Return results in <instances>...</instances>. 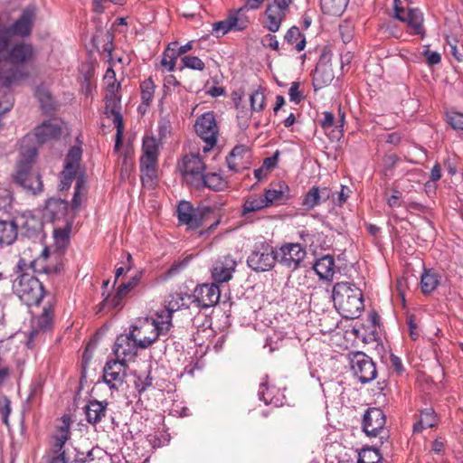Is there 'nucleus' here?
<instances>
[{"label":"nucleus","mask_w":463,"mask_h":463,"mask_svg":"<svg viewBox=\"0 0 463 463\" xmlns=\"http://www.w3.org/2000/svg\"><path fill=\"white\" fill-rule=\"evenodd\" d=\"M54 301H48L41 315L33 320V326L39 330L45 332L52 326L54 316Z\"/></svg>","instance_id":"obj_33"},{"label":"nucleus","mask_w":463,"mask_h":463,"mask_svg":"<svg viewBox=\"0 0 463 463\" xmlns=\"http://www.w3.org/2000/svg\"><path fill=\"white\" fill-rule=\"evenodd\" d=\"M122 305L123 302L116 292L113 294L109 293L100 303V309L118 308L121 307Z\"/></svg>","instance_id":"obj_54"},{"label":"nucleus","mask_w":463,"mask_h":463,"mask_svg":"<svg viewBox=\"0 0 463 463\" xmlns=\"http://www.w3.org/2000/svg\"><path fill=\"white\" fill-rule=\"evenodd\" d=\"M19 79L20 77L17 70L12 68L8 71H5L3 68H0V82L5 89H8L10 86L17 82Z\"/></svg>","instance_id":"obj_51"},{"label":"nucleus","mask_w":463,"mask_h":463,"mask_svg":"<svg viewBox=\"0 0 463 463\" xmlns=\"http://www.w3.org/2000/svg\"><path fill=\"white\" fill-rule=\"evenodd\" d=\"M159 142L154 136H145L142 140V154L139 158V167L142 183L152 182L156 179V169L160 154Z\"/></svg>","instance_id":"obj_7"},{"label":"nucleus","mask_w":463,"mask_h":463,"mask_svg":"<svg viewBox=\"0 0 463 463\" xmlns=\"http://www.w3.org/2000/svg\"><path fill=\"white\" fill-rule=\"evenodd\" d=\"M250 109L253 111L260 112L265 108V95L260 87L254 90L250 96Z\"/></svg>","instance_id":"obj_52"},{"label":"nucleus","mask_w":463,"mask_h":463,"mask_svg":"<svg viewBox=\"0 0 463 463\" xmlns=\"http://www.w3.org/2000/svg\"><path fill=\"white\" fill-rule=\"evenodd\" d=\"M276 253L277 261L291 271L300 268L307 255L305 246L298 242L284 243L278 250L276 249Z\"/></svg>","instance_id":"obj_13"},{"label":"nucleus","mask_w":463,"mask_h":463,"mask_svg":"<svg viewBox=\"0 0 463 463\" xmlns=\"http://www.w3.org/2000/svg\"><path fill=\"white\" fill-rule=\"evenodd\" d=\"M13 194L11 191L5 187H0V209H5L11 205Z\"/></svg>","instance_id":"obj_63"},{"label":"nucleus","mask_w":463,"mask_h":463,"mask_svg":"<svg viewBox=\"0 0 463 463\" xmlns=\"http://www.w3.org/2000/svg\"><path fill=\"white\" fill-rule=\"evenodd\" d=\"M36 154V148H30L23 152L16 164V170L12 175L15 184L33 195H37L43 190L41 175L32 171Z\"/></svg>","instance_id":"obj_4"},{"label":"nucleus","mask_w":463,"mask_h":463,"mask_svg":"<svg viewBox=\"0 0 463 463\" xmlns=\"http://www.w3.org/2000/svg\"><path fill=\"white\" fill-rule=\"evenodd\" d=\"M70 417L67 415L62 416L61 424L58 427V433L53 437L52 452L55 456L50 459L49 463H53L56 459H61V462L67 463L63 447L70 437Z\"/></svg>","instance_id":"obj_18"},{"label":"nucleus","mask_w":463,"mask_h":463,"mask_svg":"<svg viewBox=\"0 0 463 463\" xmlns=\"http://www.w3.org/2000/svg\"><path fill=\"white\" fill-rule=\"evenodd\" d=\"M336 118L335 115L330 111L323 112V118L320 120V126L324 130L332 129L336 134L335 130Z\"/></svg>","instance_id":"obj_59"},{"label":"nucleus","mask_w":463,"mask_h":463,"mask_svg":"<svg viewBox=\"0 0 463 463\" xmlns=\"http://www.w3.org/2000/svg\"><path fill=\"white\" fill-rule=\"evenodd\" d=\"M61 135V128L49 120L43 122L34 129V136L38 143L43 144Z\"/></svg>","instance_id":"obj_28"},{"label":"nucleus","mask_w":463,"mask_h":463,"mask_svg":"<svg viewBox=\"0 0 463 463\" xmlns=\"http://www.w3.org/2000/svg\"><path fill=\"white\" fill-rule=\"evenodd\" d=\"M348 3L349 0H320L323 13L334 16L342 15Z\"/></svg>","instance_id":"obj_41"},{"label":"nucleus","mask_w":463,"mask_h":463,"mask_svg":"<svg viewBox=\"0 0 463 463\" xmlns=\"http://www.w3.org/2000/svg\"><path fill=\"white\" fill-rule=\"evenodd\" d=\"M176 213L179 222L187 225L190 229H198L203 223L202 214L194 209L189 202H180Z\"/></svg>","instance_id":"obj_21"},{"label":"nucleus","mask_w":463,"mask_h":463,"mask_svg":"<svg viewBox=\"0 0 463 463\" xmlns=\"http://www.w3.org/2000/svg\"><path fill=\"white\" fill-rule=\"evenodd\" d=\"M127 362L119 359L108 360L103 367V382L110 390H118L127 377Z\"/></svg>","instance_id":"obj_14"},{"label":"nucleus","mask_w":463,"mask_h":463,"mask_svg":"<svg viewBox=\"0 0 463 463\" xmlns=\"http://www.w3.org/2000/svg\"><path fill=\"white\" fill-rule=\"evenodd\" d=\"M170 330L167 325L157 317L139 319L130 327V331L136 337L140 349L151 346L161 335H165Z\"/></svg>","instance_id":"obj_6"},{"label":"nucleus","mask_w":463,"mask_h":463,"mask_svg":"<svg viewBox=\"0 0 463 463\" xmlns=\"http://www.w3.org/2000/svg\"><path fill=\"white\" fill-rule=\"evenodd\" d=\"M382 459V455L379 450L374 448L363 449L358 456V463H379Z\"/></svg>","instance_id":"obj_47"},{"label":"nucleus","mask_w":463,"mask_h":463,"mask_svg":"<svg viewBox=\"0 0 463 463\" xmlns=\"http://www.w3.org/2000/svg\"><path fill=\"white\" fill-rule=\"evenodd\" d=\"M106 43L102 46V52L107 53L108 61L110 62L112 61V52L114 50L113 39L114 36L111 33H106Z\"/></svg>","instance_id":"obj_64"},{"label":"nucleus","mask_w":463,"mask_h":463,"mask_svg":"<svg viewBox=\"0 0 463 463\" xmlns=\"http://www.w3.org/2000/svg\"><path fill=\"white\" fill-rule=\"evenodd\" d=\"M172 131L171 122L167 118H161L158 121L157 134L158 141L162 143L163 140L166 139Z\"/></svg>","instance_id":"obj_58"},{"label":"nucleus","mask_w":463,"mask_h":463,"mask_svg":"<svg viewBox=\"0 0 463 463\" xmlns=\"http://www.w3.org/2000/svg\"><path fill=\"white\" fill-rule=\"evenodd\" d=\"M276 262V248L266 241L256 242L247 258L248 267L255 272L269 271L274 268Z\"/></svg>","instance_id":"obj_8"},{"label":"nucleus","mask_w":463,"mask_h":463,"mask_svg":"<svg viewBox=\"0 0 463 463\" xmlns=\"http://www.w3.org/2000/svg\"><path fill=\"white\" fill-rule=\"evenodd\" d=\"M236 267V261L230 256L224 257L222 261H218L213 269L212 277L214 283L229 281Z\"/></svg>","instance_id":"obj_24"},{"label":"nucleus","mask_w":463,"mask_h":463,"mask_svg":"<svg viewBox=\"0 0 463 463\" xmlns=\"http://www.w3.org/2000/svg\"><path fill=\"white\" fill-rule=\"evenodd\" d=\"M351 371L354 377L362 383L373 381L377 376L376 364L373 359L364 352H351L348 354Z\"/></svg>","instance_id":"obj_9"},{"label":"nucleus","mask_w":463,"mask_h":463,"mask_svg":"<svg viewBox=\"0 0 463 463\" xmlns=\"http://www.w3.org/2000/svg\"><path fill=\"white\" fill-rule=\"evenodd\" d=\"M202 184H198L196 189L202 190L209 188L213 191H222L227 187V182L217 173H206L201 179Z\"/></svg>","instance_id":"obj_34"},{"label":"nucleus","mask_w":463,"mask_h":463,"mask_svg":"<svg viewBox=\"0 0 463 463\" xmlns=\"http://www.w3.org/2000/svg\"><path fill=\"white\" fill-rule=\"evenodd\" d=\"M386 417L380 408H368L364 416L362 427L367 436L376 437L384 433Z\"/></svg>","instance_id":"obj_15"},{"label":"nucleus","mask_w":463,"mask_h":463,"mask_svg":"<svg viewBox=\"0 0 463 463\" xmlns=\"http://www.w3.org/2000/svg\"><path fill=\"white\" fill-rule=\"evenodd\" d=\"M191 298V296L184 293H174L168 297V299L165 301V306L161 310L157 311L156 314L159 318H161L165 325H167L170 328L172 327V318L173 313L181 309L185 304L184 299Z\"/></svg>","instance_id":"obj_19"},{"label":"nucleus","mask_w":463,"mask_h":463,"mask_svg":"<svg viewBox=\"0 0 463 463\" xmlns=\"http://www.w3.org/2000/svg\"><path fill=\"white\" fill-rule=\"evenodd\" d=\"M289 188L284 183L279 184V189H265L263 198L267 207L280 204L282 201L288 199Z\"/></svg>","instance_id":"obj_32"},{"label":"nucleus","mask_w":463,"mask_h":463,"mask_svg":"<svg viewBox=\"0 0 463 463\" xmlns=\"http://www.w3.org/2000/svg\"><path fill=\"white\" fill-rule=\"evenodd\" d=\"M34 94L37 99L39 100L42 109L45 112H49L54 109L51 92L43 84H41L36 87Z\"/></svg>","instance_id":"obj_43"},{"label":"nucleus","mask_w":463,"mask_h":463,"mask_svg":"<svg viewBox=\"0 0 463 463\" xmlns=\"http://www.w3.org/2000/svg\"><path fill=\"white\" fill-rule=\"evenodd\" d=\"M14 222L18 224V228L21 229L22 234L27 237H33L43 230L41 220L31 213L22 214Z\"/></svg>","instance_id":"obj_26"},{"label":"nucleus","mask_w":463,"mask_h":463,"mask_svg":"<svg viewBox=\"0 0 463 463\" xmlns=\"http://www.w3.org/2000/svg\"><path fill=\"white\" fill-rule=\"evenodd\" d=\"M268 208L265 204L263 196H250L247 197L242 204L241 216L245 217L249 213L258 212L260 210Z\"/></svg>","instance_id":"obj_44"},{"label":"nucleus","mask_w":463,"mask_h":463,"mask_svg":"<svg viewBox=\"0 0 463 463\" xmlns=\"http://www.w3.org/2000/svg\"><path fill=\"white\" fill-rule=\"evenodd\" d=\"M439 417L433 408H426L420 411V420L413 424V432H421L426 428L435 427Z\"/></svg>","instance_id":"obj_35"},{"label":"nucleus","mask_w":463,"mask_h":463,"mask_svg":"<svg viewBox=\"0 0 463 463\" xmlns=\"http://www.w3.org/2000/svg\"><path fill=\"white\" fill-rule=\"evenodd\" d=\"M249 11L244 6L240 7L238 10L230 14L229 19L232 23V30L235 32H241L246 29L250 24V20L246 12Z\"/></svg>","instance_id":"obj_42"},{"label":"nucleus","mask_w":463,"mask_h":463,"mask_svg":"<svg viewBox=\"0 0 463 463\" xmlns=\"http://www.w3.org/2000/svg\"><path fill=\"white\" fill-rule=\"evenodd\" d=\"M250 153L244 145L235 146L226 157L230 170L240 173L250 166Z\"/></svg>","instance_id":"obj_20"},{"label":"nucleus","mask_w":463,"mask_h":463,"mask_svg":"<svg viewBox=\"0 0 463 463\" xmlns=\"http://www.w3.org/2000/svg\"><path fill=\"white\" fill-rule=\"evenodd\" d=\"M170 439V434L165 430H158L147 436V440L154 449L168 445Z\"/></svg>","instance_id":"obj_48"},{"label":"nucleus","mask_w":463,"mask_h":463,"mask_svg":"<svg viewBox=\"0 0 463 463\" xmlns=\"http://www.w3.org/2000/svg\"><path fill=\"white\" fill-rule=\"evenodd\" d=\"M191 256L175 261L164 274V279H168L180 274L189 264Z\"/></svg>","instance_id":"obj_49"},{"label":"nucleus","mask_w":463,"mask_h":463,"mask_svg":"<svg viewBox=\"0 0 463 463\" xmlns=\"http://www.w3.org/2000/svg\"><path fill=\"white\" fill-rule=\"evenodd\" d=\"M179 169L184 182L196 189L198 184H202L201 179L205 174L206 165L199 155L189 154L183 157Z\"/></svg>","instance_id":"obj_12"},{"label":"nucleus","mask_w":463,"mask_h":463,"mask_svg":"<svg viewBox=\"0 0 463 463\" xmlns=\"http://www.w3.org/2000/svg\"><path fill=\"white\" fill-rule=\"evenodd\" d=\"M11 413V401L6 396L0 397V414L3 422L8 425V418Z\"/></svg>","instance_id":"obj_60"},{"label":"nucleus","mask_w":463,"mask_h":463,"mask_svg":"<svg viewBox=\"0 0 463 463\" xmlns=\"http://www.w3.org/2000/svg\"><path fill=\"white\" fill-rule=\"evenodd\" d=\"M441 178V168L439 163H436L430 171V181L425 184V188L432 187L435 189L434 183L439 181Z\"/></svg>","instance_id":"obj_61"},{"label":"nucleus","mask_w":463,"mask_h":463,"mask_svg":"<svg viewBox=\"0 0 463 463\" xmlns=\"http://www.w3.org/2000/svg\"><path fill=\"white\" fill-rule=\"evenodd\" d=\"M69 203L61 198H50L46 201L43 216L50 222L60 221L67 215Z\"/></svg>","instance_id":"obj_22"},{"label":"nucleus","mask_w":463,"mask_h":463,"mask_svg":"<svg viewBox=\"0 0 463 463\" xmlns=\"http://www.w3.org/2000/svg\"><path fill=\"white\" fill-rule=\"evenodd\" d=\"M109 402L107 401L90 400L84 406L85 419L88 423L96 426L107 415Z\"/></svg>","instance_id":"obj_23"},{"label":"nucleus","mask_w":463,"mask_h":463,"mask_svg":"<svg viewBox=\"0 0 463 463\" xmlns=\"http://www.w3.org/2000/svg\"><path fill=\"white\" fill-rule=\"evenodd\" d=\"M105 115L108 118L113 117V123L116 126H123L121 114V96L105 97Z\"/></svg>","instance_id":"obj_29"},{"label":"nucleus","mask_w":463,"mask_h":463,"mask_svg":"<svg viewBox=\"0 0 463 463\" xmlns=\"http://www.w3.org/2000/svg\"><path fill=\"white\" fill-rule=\"evenodd\" d=\"M156 90V85L152 78L146 79L140 83L141 102L148 107L151 105Z\"/></svg>","instance_id":"obj_45"},{"label":"nucleus","mask_w":463,"mask_h":463,"mask_svg":"<svg viewBox=\"0 0 463 463\" xmlns=\"http://www.w3.org/2000/svg\"><path fill=\"white\" fill-rule=\"evenodd\" d=\"M153 383V379L147 374H137L136 379L134 381L135 388L137 390L139 393L144 392L148 387H150Z\"/></svg>","instance_id":"obj_55"},{"label":"nucleus","mask_w":463,"mask_h":463,"mask_svg":"<svg viewBox=\"0 0 463 463\" xmlns=\"http://www.w3.org/2000/svg\"><path fill=\"white\" fill-rule=\"evenodd\" d=\"M265 15L267 18L266 28L272 33H276L279 30L282 21L285 18L286 14L278 10L275 5H268Z\"/></svg>","instance_id":"obj_37"},{"label":"nucleus","mask_w":463,"mask_h":463,"mask_svg":"<svg viewBox=\"0 0 463 463\" xmlns=\"http://www.w3.org/2000/svg\"><path fill=\"white\" fill-rule=\"evenodd\" d=\"M82 149L79 146H73L70 148L64 159L63 170L60 175V184L58 188L60 191L68 190L73 180L76 179L74 194L71 200V208L78 210L81 204V195L86 191V180L84 173L80 172V161Z\"/></svg>","instance_id":"obj_2"},{"label":"nucleus","mask_w":463,"mask_h":463,"mask_svg":"<svg viewBox=\"0 0 463 463\" xmlns=\"http://www.w3.org/2000/svg\"><path fill=\"white\" fill-rule=\"evenodd\" d=\"M339 33L345 44L350 43L354 36V25L345 21L339 24Z\"/></svg>","instance_id":"obj_57"},{"label":"nucleus","mask_w":463,"mask_h":463,"mask_svg":"<svg viewBox=\"0 0 463 463\" xmlns=\"http://www.w3.org/2000/svg\"><path fill=\"white\" fill-rule=\"evenodd\" d=\"M401 5L402 2L400 0L393 1L394 18L405 23L411 34L419 35L423 38L425 36V29L421 11L418 8H408L405 10Z\"/></svg>","instance_id":"obj_11"},{"label":"nucleus","mask_w":463,"mask_h":463,"mask_svg":"<svg viewBox=\"0 0 463 463\" xmlns=\"http://www.w3.org/2000/svg\"><path fill=\"white\" fill-rule=\"evenodd\" d=\"M284 41L288 44L293 45L294 49L298 52H302L307 44L306 36L298 26H292L287 31Z\"/></svg>","instance_id":"obj_40"},{"label":"nucleus","mask_w":463,"mask_h":463,"mask_svg":"<svg viewBox=\"0 0 463 463\" xmlns=\"http://www.w3.org/2000/svg\"><path fill=\"white\" fill-rule=\"evenodd\" d=\"M35 19L36 7L29 5L12 24L0 22V65L19 66L33 61L36 50L32 43L24 40L32 35Z\"/></svg>","instance_id":"obj_1"},{"label":"nucleus","mask_w":463,"mask_h":463,"mask_svg":"<svg viewBox=\"0 0 463 463\" xmlns=\"http://www.w3.org/2000/svg\"><path fill=\"white\" fill-rule=\"evenodd\" d=\"M445 120L454 130L460 131V137L463 138V113L456 110L448 111L445 114Z\"/></svg>","instance_id":"obj_46"},{"label":"nucleus","mask_w":463,"mask_h":463,"mask_svg":"<svg viewBox=\"0 0 463 463\" xmlns=\"http://www.w3.org/2000/svg\"><path fill=\"white\" fill-rule=\"evenodd\" d=\"M194 130L206 144L203 151L207 152L212 149L216 145L219 136V127L214 112L206 111L199 116L194 123Z\"/></svg>","instance_id":"obj_10"},{"label":"nucleus","mask_w":463,"mask_h":463,"mask_svg":"<svg viewBox=\"0 0 463 463\" xmlns=\"http://www.w3.org/2000/svg\"><path fill=\"white\" fill-rule=\"evenodd\" d=\"M267 376L265 381L260 384L258 390V396L260 401H263L267 405H273L275 407L282 406L285 402V396L282 393L273 394L274 388L269 389L267 385Z\"/></svg>","instance_id":"obj_30"},{"label":"nucleus","mask_w":463,"mask_h":463,"mask_svg":"<svg viewBox=\"0 0 463 463\" xmlns=\"http://www.w3.org/2000/svg\"><path fill=\"white\" fill-rule=\"evenodd\" d=\"M72 221L66 220L63 227L53 230L54 245L60 250H64L70 243V234L71 232Z\"/></svg>","instance_id":"obj_38"},{"label":"nucleus","mask_w":463,"mask_h":463,"mask_svg":"<svg viewBox=\"0 0 463 463\" xmlns=\"http://www.w3.org/2000/svg\"><path fill=\"white\" fill-rule=\"evenodd\" d=\"M321 203L322 202L318 192V186H312L306 194L302 204L307 209H313Z\"/></svg>","instance_id":"obj_50"},{"label":"nucleus","mask_w":463,"mask_h":463,"mask_svg":"<svg viewBox=\"0 0 463 463\" xmlns=\"http://www.w3.org/2000/svg\"><path fill=\"white\" fill-rule=\"evenodd\" d=\"M17 235L18 224L14 221L0 220V246L12 245Z\"/></svg>","instance_id":"obj_31"},{"label":"nucleus","mask_w":463,"mask_h":463,"mask_svg":"<svg viewBox=\"0 0 463 463\" xmlns=\"http://www.w3.org/2000/svg\"><path fill=\"white\" fill-rule=\"evenodd\" d=\"M50 255L49 249L47 247L43 248L42 250L40 258L31 261L30 267L33 269L34 272L38 273H45V274H54L59 273L61 269V265L49 266V265H42L41 262L47 260Z\"/></svg>","instance_id":"obj_39"},{"label":"nucleus","mask_w":463,"mask_h":463,"mask_svg":"<svg viewBox=\"0 0 463 463\" xmlns=\"http://www.w3.org/2000/svg\"><path fill=\"white\" fill-rule=\"evenodd\" d=\"M335 258L330 254L317 259L313 264V269L321 280L331 281L335 274Z\"/></svg>","instance_id":"obj_25"},{"label":"nucleus","mask_w":463,"mask_h":463,"mask_svg":"<svg viewBox=\"0 0 463 463\" xmlns=\"http://www.w3.org/2000/svg\"><path fill=\"white\" fill-rule=\"evenodd\" d=\"M190 296L198 307L208 308L219 302L221 292L215 283L202 284L197 286Z\"/></svg>","instance_id":"obj_17"},{"label":"nucleus","mask_w":463,"mask_h":463,"mask_svg":"<svg viewBox=\"0 0 463 463\" xmlns=\"http://www.w3.org/2000/svg\"><path fill=\"white\" fill-rule=\"evenodd\" d=\"M334 77L331 65L317 64L312 79L315 90H320L329 85Z\"/></svg>","instance_id":"obj_27"},{"label":"nucleus","mask_w":463,"mask_h":463,"mask_svg":"<svg viewBox=\"0 0 463 463\" xmlns=\"http://www.w3.org/2000/svg\"><path fill=\"white\" fill-rule=\"evenodd\" d=\"M440 283L439 275L432 269H424L420 276V288L424 295L433 292Z\"/></svg>","instance_id":"obj_36"},{"label":"nucleus","mask_w":463,"mask_h":463,"mask_svg":"<svg viewBox=\"0 0 463 463\" xmlns=\"http://www.w3.org/2000/svg\"><path fill=\"white\" fill-rule=\"evenodd\" d=\"M14 294L26 306L38 307L46 291L43 283L32 273L21 272L13 281Z\"/></svg>","instance_id":"obj_5"},{"label":"nucleus","mask_w":463,"mask_h":463,"mask_svg":"<svg viewBox=\"0 0 463 463\" xmlns=\"http://www.w3.org/2000/svg\"><path fill=\"white\" fill-rule=\"evenodd\" d=\"M230 31L233 30L229 16L223 21L214 23L213 25V33L218 38L223 36Z\"/></svg>","instance_id":"obj_56"},{"label":"nucleus","mask_w":463,"mask_h":463,"mask_svg":"<svg viewBox=\"0 0 463 463\" xmlns=\"http://www.w3.org/2000/svg\"><path fill=\"white\" fill-rule=\"evenodd\" d=\"M183 67L194 71H203L205 68L204 62L197 56L186 55L181 59Z\"/></svg>","instance_id":"obj_53"},{"label":"nucleus","mask_w":463,"mask_h":463,"mask_svg":"<svg viewBox=\"0 0 463 463\" xmlns=\"http://www.w3.org/2000/svg\"><path fill=\"white\" fill-rule=\"evenodd\" d=\"M332 299L335 308L345 319L358 318L364 308L363 292L353 282H336L333 286Z\"/></svg>","instance_id":"obj_3"},{"label":"nucleus","mask_w":463,"mask_h":463,"mask_svg":"<svg viewBox=\"0 0 463 463\" xmlns=\"http://www.w3.org/2000/svg\"><path fill=\"white\" fill-rule=\"evenodd\" d=\"M132 332L129 330L128 334L120 335L117 337L113 353L117 359L124 362L134 359L137 354L139 345Z\"/></svg>","instance_id":"obj_16"},{"label":"nucleus","mask_w":463,"mask_h":463,"mask_svg":"<svg viewBox=\"0 0 463 463\" xmlns=\"http://www.w3.org/2000/svg\"><path fill=\"white\" fill-rule=\"evenodd\" d=\"M143 276V272L139 271L133 276L127 283H122L119 286L126 290L128 293L131 292L137 287Z\"/></svg>","instance_id":"obj_62"}]
</instances>
